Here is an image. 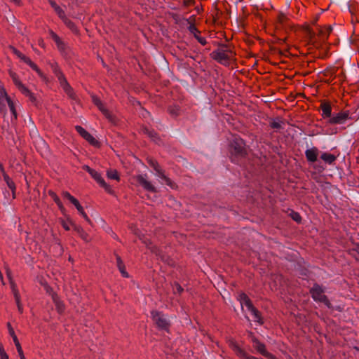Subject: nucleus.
Wrapping results in <instances>:
<instances>
[{
    "label": "nucleus",
    "instance_id": "c756f323",
    "mask_svg": "<svg viewBox=\"0 0 359 359\" xmlns=\"http://www.w3.org/2000/svg\"><path fill=\"white\" fill-rule=\"evenodd\" d=\"M49 3L51 6L54 8L59 18L61 19L65 15V11L55 3L53 0H49Z\"/></svg>",
    "mask_w": 359,
    "mask_h": 359
},
{
    "label": "nucleus",
    "instance_id": "f03ea898",
    "mask_svg": "<svg viewBox=\"0 0 359 359\" xmlns=\"http://www.w3.org/2000/svg\"><path fill=\"white\" fill-rule=\"evenodd\" d=\"M231 55L232 52L228 48L226 45H222L211 53L212 57L215 60L223 65L229 63Z\"/></svg>",
    "mask_w": 359,
    "mask_h": 359
},
{
    "label": "nucleus",
    "instance_id": "f8f14e48",
    "mask_svg": "<svg viewBox=\"0 0 359 359\" xmlns=\"http://www.w3.org/2000/svg\"><path fill=\"white\" fill-rule=\"evenodd\" d=\"M136 181L143 187L146 191H150L151 193H156L157 189L152 184L151 182H149L147 179V175H138L135 177Z\"/></svg>",
    "mask_w": 359,
    "mask_h": 359
},
{
    "label": "nucleus",
    "instance_id": "de8ad7c7",
    "mask_svg": "<svg viewBox=\"0 0 359 359\" xmlns=\"http://www.w3.org/2000/svg\"><path fill=\"white\" fill-rule=\"evenodd\" d=\"M79 212L82 215V217L85 219L86 221H87L89 223L90 222V220L88 216L87 215V214L85 212L83 208L82 209V210L79 211Z\"/></svg>",
    "mask_w": 359,
    "mask_h": 359
},
{
    "label": "nucleus",
    "instance_id": "7c9ffc66",
    "mask_svg": "<svg viewBox=\"0 0 359 359\" xmlns=\"http://www.w3.org/2000/svg\"><path fill=\"white\" fill-rule=\"evenodd\" d=\"M142 242L145 244L146 247L148 248L151 252L158 255L159 250L155 245H153L149 239H143Z\"/></svg>",
    "mask_w": 359,
    "mask_h": 359
},
{
    "label": "nucleus",
    "instance_id": "bf43d9fd",
    "mask_svg": "<svg viewBox=\"0 0 359 359\" xmlns=\"http://www.w3.org/2000/svg\"><path fill=\"white\" fill-rule=\"evenodd\" d=\"M4 353H6L4 350L3 345L1 344H0V355H3Z\"/></svg>",
    "mask_w": 359,
    "mask_h": 359
},
{
    "label": "nucleus",
    "instance_id": "603ef678",
    "mask_svg": "<svg viewBox=\"0 0 359 359\" xmlns=\"http://www.w3.org/2000/svg\"><path fill=\"white\" fill-rule=\"evenodd\" d=\"M74 205L75 206V208L77 209L78 212L82 210V209L83 208L79 201H76V202L74 204Z\"/></svg>",
    "mask_w": 359,
    "mask_h": 359
},
{
    "label": "nucleus",
    "instance_id": "393cba45",
    "mask_svg": "<svg viewBox=\"0 0 359 359\" xmlns=\"http://www.w3.org/2000/svg\"><path fill=\"white\" fill-rule=\"evenodd\" d=\"M74 229L85 242L88 243L90 241V236L82 227L79 226H74Z\"/></svg>",
    "mask_w": 359,
    "mask_h": 359
},
{
    "label": "nucleus",
    "instance_id": "a211bd4d",
    "mask_svg": "<svg viewBox=\"0 0 359 359\" xmlns=\"http://www.w3.org/2000/svg\"><path fill=\"white\" fill-rule=\"evenodd\" d=\"M319 154V150L317 147H312L306 149L305 151V156L306 160L310 163H314L317 161V158Z\"/></svg>",
    "mask_w": 359,
    "mask_h": 359
},
{
    "label": "nucleus",
    "instance_id": "e433bc0d",
    "mask_svg": "<svg viewBox=\"0 0 359 359\" xmlns=\"http://www.w3.org/2000/svg\"><path fill=\"white\" fill-rule=\"evenodd\" d=\"M62 196L65 198H67L69 201L70 203H72L73 205L78 201L75 197L72 196L69 192L67 191H63L62 194Z\"/></svg>",
    "mask_w": 359,
    "mask_h": 359
},
{
    "label": "nucleus",
    "instance_id": "7ed1b4c3",
    "mask_svg": "<svg viewBox=\"0 0 359 359\" xmlns=\"http://www.w3.org/2000/svg\"><path fill=\"white\" fill-rule=\"evenodd\" d=\"M151 316L153 321L159 330L169 331L170 323L162 312L154 310L151 311Z\"/></svg>",
    "mask_w": 359,
    "mask_h": 359
},
{
    "label": "nucleus",
    "instance_id": "4d7b16f0",
    "mask_svg": "<svg viewBox=\"0 0 359 359\" xmlns=\"http://www.w3.org/2000/svg\"><path fill=\"white\" fill-rule=\"evenodd\" d=\"M56 204H57V205L58 206L59 209H60L61 211L65 210V208H64V206H63V205H62V203L61 201H60L58 202V203H56Z\"/></svg>",
    "mask_w": 359,
    "mask_h": 359
},
{
    "label": "nucleus",
    "instance_id": "9b49d317",
    "mask_svg": "<svg viewBox=\"0 0 359 359\" xmlns=\"http://www.w3.org/2000/svg\"><path fill=\"white\" fill-rule=\"evenodd\" d=\"M229 346L233 351L238 357L241 359H258L257 358L249 355L244 349H243L238 343L233 339L228 341Z\"/></svg>",
    "mask_w": 359,
    "mask_h": 359
},
{
    "label": "nucleus",
    "instance_id": "49530a36",
    "mask_svg": "<svg viewBox=\"0 0 359 359\" xmlns=\"http://www.w3.org/2000/svg\"><path fill=\"white\" fill-rule=\"evenodd\" d=\"M196 39L201 45H205L207 43L206 39L204 37H201L199 35H196Z\"/></svg>",
    "mask_w": 359,
    "mask_h": 359
},
{
    "label": "nucleus",
    "instance_id": "f3484780",
    "mask_svg": "<svg viewBox=\"0 0 359 359\" xmlns=\"http://www.w3.org/2000/svg\"><path fill=\"white\" fill-rule=\"evenodd\" d=\"M251 341L253 343V347L256 349V351L263 356H265L268 353L265 344L261 342L254 335L251 336Z\"/></svg>",
    "mask_w": 359,
    "mask_h": 359
},
{
    "label": "nucleus",
    "instance_id": "0e129e2a",
    "mask_svg": "<svg viewBox=\"0 0 359 359\" xmlns=\"http://www.w3.org/2000/svg\"><path fill=\"white\" fill-rule=\"evenodd\" d=\"M278 40H279L280 41H281V42H285V40H286V38L283 39H279Z\"/></svg>",
    "mask_w": 359,
    "mask_h": 359
},
{
    "label": "nucleus",
    "instance_id": "052dcab7",
    "mask_svg": "<svg viewBox=\"0 0 359 359\" xmlns=\"http://www.w3.org/2000/svg\"><path fill=\"white\" fill-rule=\"evenodd\" d=\"M1 359H9L8 355L7 353H4L0 355Z\"/></svg>",
    "mask_w": 359,
    "mask_h": 359
},
{
    "label": "nucleus",
    "instance_id": "5fc2aeb1",
    "mask_svg": "<svg viewBox=\"0 0 359 359\" xmlns=\"http://www.w3.org/2000/svg\"><path fill=\"white\" fill-rule=\"evenodd\" d=\"M0 172H1L2 175H4L5 174H6V172L4 170V167L1 162H0Z\"/></svg>",
    "mask_w": 359,
    "mask_h": 359
},
{
    "label": "nucleus",
    "instance_id": "8fccbe9b",
    "mask_svg": "<svg viewBox=\"0 0 359 359\" xmlns=\"http://www.w3.org/2000/svg\"><path fill=\"white\" fill-rule=\"evenodd\" d=\"M61 225L66 231H69L70 229L69 225L64 220L61 221Z\"/></svg>",
    "mask_w": 359,
    "mask_h": 359
},
{
    "label": "nucleus",
    "instance_id": "3c124183",
    "mask_svg": "<svg viewBox=\"0 0 359 359\" xmlns=\"http://www.w3.org/2000/svg\"><path fill=\"white\" fill-rule=\"evenodd\" d=\"M16 304H17V306H18V311L20 313H23V306H22V304L21 303V301L18 302H16Z\"/></svg>",
    "mask_w": 359,
    "mask_h": 359
},
{
    "label": "nucleus",
    "instance_id": "ea45409f",
    "mask_svg": "<svg viewBox=\"0 0 359 359\" xmlns=\"http://www.w3.org/2000/svg\"><path fill=\"white\" fill-rule=\"evenodd\" d=\"M48 194L53 198L55 203H58V202L60 201V198L55 192L49 191Z\"/></svg>",
    "mask_w": 359,
    "mask_h": 359
},
{
    "label": "nucleus",
    "instance_id": "13d9d810",
    "mask_svg": "<svg viewBox=\"0 0 359 359\" xmlns=\"http://www.w3.org/2000/svg\"><path fill=\"white\" fill-rule=\"evenodd\" d=\"M11 287L12 292H13L14 290H18L16 285L13 281H11Z\"/></svg>",
    "mask_w": 359,
    "mask_h": 359
},
{
    "label": "nucleus",
    "instance_id": "4c0bfd02",
    "mask_svg": "<svg viewBox=\"0 0 359 359\" xmlns=\"http://www.w3.org/2000/svg\"><path fill=\"white\" fill-rule=\"evenodd\" d=\"M291 215V217L297 222L298 223H300L301 221H302V217L301 215L297 212H294L292 211V213L290 214Z\"/></svg>",
    "mask_w": 359,
    "mask_h": 359
},
{
    "label": "nucleus",
    "instance_id": "1a4fd4ad",
    "mask_svg": "<svg viewBox=\"0 0 359 359\" xmlns=\"http://www.w3.org/2000/svg\"><path fill=\"white\" fill-rule=\"evenodd\" d=\"M83 169L87 171L90 175V176L100 184V186L104 188L107 193L110 194H114L113 189L109 184L105 182L100 173H99L95 170L90 168L88 165H84Z\"/></svg>",
    "mask_w": 359,
    "mask_h": 359
},
{
    "label": "nucleus",
    "instance_id": "6ab92c4d",
    "mask_svg": "<svg viewBox=\"0 0 359 359\" xmlns=\"http://www.w3.org/2000/svg\"><path fill=\"white\" fill-rule=\"evenodd\" d=\"M52 299L53 303L55 304L57 311L60 314L62 313L65 310V305L64 302L55 292L52 294Z\"/></svg>",
    "mask_w": 359,
    "mask_h": 359
},
{
    "label": "nucleus",
    "instance_id": "79ce46f5",
    "mask_svg": "<svg viewBox=\"0 0 359 359\" xmlns=\"http://www.w3.org/2000/svg\"><path fill=\"white\" fill-rule=\"evenodd\" d=\"M144 133L148 135V136L150 137L152 140H155L156 137V133L155 132L145 129Z\"/></svg>",
    "mask_w": 359,
    "mask_h": 359
},
{
    "label": "nucleus",
    "instance_id": "39448f33",
    "mask_svg": "<svg viewBox=\"0 0 359 359\" xmlns=\"http://www.w3.org/2000/svg\"><path fill=\"white\" fill-rule=\"evenodd\" d=\"M9 75L12 79L13 83L21 92V93H22L25 96L29 97L30 101L35 102L36 98L34 94L20 81L18 75L13 71L9 72Z\"/></svg>",
    "mask_w": 359,
    "mask_h": 359
},
{
    "label": "nucleus",
    "instance_id": "b1692460",
    "mask_svg": "<svg viewBox=\"0 0 359 359\" xmlns=\"http://www.w3.org/2000/svg\"><path fill=\"white\" fill-rule=\"evenodd\" d=\"M304 32L306 37L311 43H314L316 40V33L308 25L304 27Z\"/></svg>",
    "mask_w": 359,
    "mask_h": 359
},
{
    "label": "nucleus",
    "instance_id": "cd10ccee",
    "mask_svg": "<svg viewBox=\"0 0 359 359\" xmlns=\"http://www.w3.org/2000/svg\"><path fill=\"white\" fill-rule=\"evenodd\" d=\"M332 32L331 27H320L318 29V36L320 37L322 40H325L328 36L330 35V32Z\"/></svg>",
    "mask_w": 359,
    "mask_h": 359
},
{
    "label": "nucleus",
    "instance_id": "423d86ee",
    "mask_svg": "<svg viewBox=\"0 0 359 359\" xmlns=\"http://www.w3.org/2000/svg\"><path fill=\"white\" fill-rule=\"evenodd\" d=\"M53 72L57 76L61 87L63 88L65 92L71 97L74 98L75 94L72 88L67 82L64 74L62 72L60 69L56 65L53 67Z\"/></svg>",
    "mask_w": 359,
    "mask_h": 359
},
{
    "label": "nucleus",
    "instance_id": "f257e3e1",
    "mask_svg": "<svg viewBox=\"0 0 359 359\" xmlns=\"http://www.w3.org/2000/svg\"><path fill=\"white\" fill-rule=\"evenodd\" d=\"M230 151L235 157H245L248 153L244 140L240 137H234L231 142Z\"/></svg>",
    "mask_w": 359,
    "mask_h": 359
},
{
    "label": "nucleus",
    "instance_id": "72a5a7b5",
    "mask_svg": "<svg viewBox=\"0 0 359 359\" xmlns=\"http://www.w3.org/2000/svg\"><path fill=\"white\" fill-rule=\"evenodd\" d=\"M277 20H278V23L280 26H284L287 24L288 18L287 17V15L285 14H284L283 13H280L278 15Z\"/></svg>",
    "mask_w": 359,
    "mask_h": 359
},
{
    "label": "nucleus",
    "instance_id": "6e6d98bb",
    "mask_svg": "<svg viewBox=\"0 0 359 359\" xmlns=\"http://www.w3.org/2000/svg\"><path fill=\"white\" fill-rule=\"evenodd\" d=\"M56 204H57V205L58 206L59 209H60L61 211L65 210V208H64V206H63V205H62V203L61 201H60L58 202V203H56Z\"/></svg>",
    "mask_w": 359,
    "mask_h": 359
},
{
    "label": "nucleus",
    "instance_id": "864d4df0",
    "mask_svg": "<svg viewBox=\"0 0 359 359\" xmlns=\"http://www.w3.org/2000/svg\"><path fill=\"white\" fill-rule=\"evenodd\" d=\"M264 357H266L267 359H278L274 355L269 352H268Z\"/></svg>",
    "mask_w": 359,
    "mask_h": 359
},
{
    "label": "nucleus",
    "instance_id": "2f4dec72",
    "mask_svg": "<svg viewBox=\"0 0 359 359\" xmlns=\"http://www.w3.org/2000/svg\"><path fill=\"white\" fill-rule=\"evenodd\" d=\"M7 104L8 105V107L10 109V111L13 116V118L15 120H17L18 118V114L15 109V103L13 102L11 98L7 102Z\"/></svg>",
    "mask_w": 359,
    "mask_h": 359
},
{
    "label": "nucleus",
    "instance_id": "a18cd8bd",
    "mask_svg": "<svg viewBox=\"0 0 359 359\" xmlns=\"http://www.w3.org/2000/svg\"><path fill=\"white\" fill-rule=\"evenodd\" d=\"M49 34L55 42L60 39L59 36L52 30H50Z\"/></svg>",
    "mask_w": 359,
    "mask_h": 359
},
{
    "label": "nucleus",
    "instance_id": "0eeeda50",
    "mask_svg": "<svg viewBox=\"0 0 359 359\" xmlns=\"http://www.w3.org/2000/svg\"><path fill=\"white\" fill-rule=\"evenodd\" d=\"M53 72L57 76L61 87L63 88L65 92L71 97L74 98L75 94L72 88L67 82L64 74L62 72L60 69L56 65L53 67Z\"/></svg>",
    "mask_w": 359,
    "mask_h": 359
},
{
    "label": "nucleus",
    "instance_id": "412c9836",
    "mask_svg": "<svg viewBox=\"0 0 359 359\" xmlns=\"http://www.w3.org/2000/svg\"><path fill=\"white\" fill-rule=\"evenodd\" d=\"M10 99L6 89L4 87H0V111L5 108L4 102H7Z\"/></svg>",
    "mask_w": 359,
    "mask_h": 359
},
{
    "label": "nucleus",
    "instance_id": "6e6552de",
    "mask_svg": "<svg viewBox=\"0 0 359 359\" xmlns=\"http://www.w3.org/2000/svg\"><path fill=\"white\" fill-rule=\"evenodd\" d=\"M147 163L151 167L154 168L158 177L165 181V184L168 187L172 189H175L177 187L176 184L165 175L164 171L161 169L158 163L156 160L153 158H147Z\"/></svg>",
    "mask_w": 359,
    "mask_h": 359
},
{
    "label": "nucleus",
    "instance_id": "ddd939ff",
    "mask_svg": "<svg viewBox=\"0 0 359 359\" xmlns=\"http://www.w3.org/2000/svg\"><path fill=\"white\" fill-rule=\"evenodd\" d=\"M76 132L87 142H88L91 145L97 146L98 145V141L90 135L86 129H84L81 126H76L75 127Z\"/></svg>",
    "mask_w": 359,
    "mask_h": 359
},
{
    "label": "nucleus",
    "instance_id": "dca6fc26",
    "mask_svg": "<svg viewBox=\"0 0 359 359\" xmlns=\"http://www.w3.org/2000/svg\"><path fill=\"white\" fill-rule=\"evenodd\" d=\"M8 326L9 334L13 338V342L16 346V348H17V351H18V355H19L20 359H26L25 357L22 346L20 344V341H19L13 327L11 326L10 323H8Z\"/></svg>",
    "mask_w": 359,
    "mask_h": 359
},
{
    "label": "nucleus",
    "instance_id": "a878e982",
    "mask_svg": "<svg viewBox=\"0 0 359 359\" xmlns=\"http://www.w3.org/2000/svg\"><path fill=\"white\" fill-rule=\"evenodd\" d=\"M248 310L252 313L255 321L263 324L260 312L253 305L252 308L250 307Z\"/></svg>",
    "mask_w": 359,
    "mask_h": 359
},
{
    "label": "nucleus",
    "instance_id": "a19ab883",
    "mask_svg": "<svg viewBox=\"0 0 359 359\" xmlns=\"http://www.w3.org/2000/svg\"><path fill=\"white\" fill-rule=\"evenodd\" d=\"M55 43L58 48L59 50H64L65 49V43L61 40V39H60L59 40H57V41H55Z\"/></svg>",
    "mask_w": 359,
    "mask_h": 359
},
{
    "label": "nucleus",
    "instance_id": "09e8293b",
    "mask_svg": "<svg viewBox=\"0 0 359 359\" xmlns=\"http://www.w3.org/2000/svg\"><path fill=\"white\" fill-rule=\"evenodd\" d=\"M79 212L82 215V217L85 219L86 221H87L89 223L90 222V220L88 216L87 215V214L85 212L83 208L82 209V210L79 211Z\"/></svg>",
    "mask_w": 359,
    "mask_h": 359
},
{
    "label": "nucleus",
    "instance_id": "4468645a",
    "mask_svg": "<svg viewBox=\"0 0 359 359\" xmlns=\"http://www.w3.org/2000/svg\"><path fill=\"white\" fill-rule=\"evenodd\" d=\"M92 101L94 103V104L97 106V108L102 111V113L107 118H108L110 121L113 120L111 112L104 107V104L97 96L93 95Z\"/></svg>",
    "mask_w": 359,
    "mask_h": 359
},
{
    "label": "nucleus",
    "instance_id": "58836bf2",
    "mask_svg": "<svg viewBox=\"0 0 359 359\" xmlns=\"http://www.w3.org/2000/svg\"><path fill=\"white\" fill-rule=\"evenodd\" d=\"M189 30L190 31V32L191 34H193L194 35L195 37H196V35H198L200 34V32L198 30V29L194 25H191L189 27Z\"/></svg>",
    "mask_w": 359,
    "mask_h": 359
},
{
    "label": "nucleus",
    "instance_id": "f704fd0d",
    "mask_svg": "<svg viewBox=\"0 0 359 359\" xmlns=\"http://www.w3.org/2000/svg\"><path fill=\"white\" fill-rule=\"evenodd\" d=\"M107 175L109 179L119 181V175L116 170H109L107 172Z\"/></svg>",
    "mask_w": 359,
    "mask_h": 359
},
{
    "label": "nucleus",
    "instance_id": "4be33fe9",
    "mask_svg": "<svg viewBox=\"0 0 359 359\" xmlns=\"http://www.w3.org/2000/svg\"><path fill=\"white\" fill-rule=\"evenodd\" d=\"M116 264L117 267L121 273L122 276L125 278H128L129 275L128 272L126 271V266L124 265V263L123 262L121 257L118 255H116Z\"/></svg>",
    "mask_w": 359,
    "mask_h": 359
},
{
    "label": "nucleus",
    "instance_id": "9d476101",
    "mask_svg": "<svg viewBox=\"0 0 359 359\" xmlns=\"http://www.w3.org/2000/svg\"><path fill=\"white\" fill-rule=\"evenodd\" d=\"M11 49L12 50V52L18 58H20L25 63L28 65L34 71H35L38 74V75L41 78H42V79L45 78V75L43 74V73L41 71V69L38 67V66L31 60V59L29 57H28L26 55H25L24 54H22L20 50H18V49H16L14 47H11Z\"/></svg>",
    "mask_w": 359,
    "mask_h": 359
},
{
    "label": "nucleus",
    "instance_id": "5701e85b",
    "mask_svg": "<svg viewBox=\"0 0 359 359\" xmlns=\"http://www.w3.org/2000/svg\"><path fill=\"white\" fill-rule=\"evenodd\" d=\"M238 299L241 302V304L242 306H245L247 309H248L250 307L252 308V306L253 305L250 299L248 297V295L245 293H241L238 296Z\"/></svg>",
    "mask_w": 359,
    "mask_h": 359
},
{
    "label": "nucleus",
    "instance_id": "20e7f679",
    "mask_svg": "<svg viewBox=\"0 0 359 359\" xmlns=\"http://www.w3.org/2000/svg\"><path fill=\"white\" fill-rule=\"evenodd\" d=\"M324 289L318 284H314L310 290L311 295L314 301L323 302L328 308H331L332 304L330 303L327 296L324 294Z\"/></svg>",
    "mask_w": 359,
    "mask_h": 359
},
{
    "label": "nucleus",
    "instance_id": "37998d69",
    "mask_svg": "<svg viewBox=\"0 0 359 359\" xmlns=\"http://www.w3.org/2000/svg\"><path fill=\"white\" fill-rule=\"evenodd\" d=\"M270 126L272 128L280 129L281 128V122L274 121L271 123Z\"/></svg>",
    "mask_w": 359,
    "mask_h": 359
},
{
    "label": "nucleus",
    "instance_id": "aec40b11",
    "mask_svg": "<svg viewBox=\"0 0 359 359\" xmlns=\"http://www.w3.org/2000/svg\"><path fill=\"white\" fill-rule=\"evenodd\" d=\"M322 111V116L323 118H331L332 107L328 102H322L320 107Z\"/></svg>",
    "mask_w": 359,
    "mask_h": 359
},
{
    "label": "nucleus",
    "instance_id": "c9c22d12",
    "mask_svg": "<svg viewBox=\"0 0 359 359\" xmlns=\"http://www.w3.org/2000/svg\"><path fill=\"white\" fill-rule=\"evenodd\" d=\"M172 289H173V292L175 294H181L184 291L183 287L177 282H175L173 283Z\"/></svg>",
    "mask_w": 359,
    "mask_h": 359
},
{
    "label": "nucleus",
    "instance_id": "c85d7f7f",
    "mask_svg": "<svg viewBox=\"0 0 359 359\" xmlns=\"http://www.w3.org/2000/svg\"><path fill=\"white\" fill-rule=\"evenodd\" d=\"M61 20L63 21V22L66 25V26L70 29L73 32L77 33L78 29L76 26V25L69 19H68L66 15L64 16V18H62Z\"/></svg>",
    "mask_w": 359,
    "mask_h": 359
},
{
    "label": "nucleus",
    "instance_id": "473e14b6",
    "mask_svg": "<svg viewBox=\"0 0 359 359\" xmlns=\"http://www.w3.org/2000/svg\"><path fill=\"white\" fill-rule=\"evenodd\" d=\"M4 180L6 182L7 186L11 190H13L16 189L15 184L14 182L10 178V177L6 174L3 175Z\"/></svg>",
    "mask_w": 359,
    "mask_h": 359
},
{
    "label": "nucleus",
    "instance_id": "680f3d73",
    "mask_svg": "<svg viewBox=\"0 0 359 359\" xmlns=\"http://www.w3.org/2000/svg\"><path fill=\"white\" fill-rule=\"evenodd\" d=\"M355 250L359 254V243L355 244Z\"/></svg>",
    "mask_w": 359,
    "mask_h": 359
},
{
    "label": "nucleus",
    "instance_id": "69168bd1",
    "mask_svg": "<svg viewBox=\"0 0 359 359\" xmlns=\"http://www.w3.org/2000/svg\"><path fill=\"white\" fill-rule=\"evenodd\" d=\"M7 273H8V277H10V271H9V270L7 271Z\"/></svg>",
    "mask_w": 359,
    "mask_h": 359
},
{
    "label": "nucleus",
    "instance_id": "e2e57ef3",
    "mask_svg": "<svg viewBox=\"0 0 359 359\" xmlns=\"http://www.w3.org/2000/svg\"><path fill=\"white\" fill-rule=\"evenodd\" d=\"M15 191H16V189H13V190H11L12 191V197L13 198H15Z\"/></svg>",
    "mask_w": 359,
    "mask_h": 359
},
{
    "label": "nucleus",
    "instance_id": "bb28decb",
    "mask_svg": "<svg viewBox=\"0 0 359 359\" xmlns=\"http://www.w3.org/2000/svg\"><path fill=\"white\" fill-rule=\"evenodd\" d=\"M320 158L323 161L328 164H332L337 159L336 156L327 152L323 153Z\"/></svg>",
    "mask_w": 359,
    "mask_h": 359
},
{
    "label": "nucleus",
    "instance_id": "2eb2a0df",
    "mask_svg": "<svg viewBox=\"0 0 359 359\" xmlns=\"http://www.w3.org/2000/svg\"><path fill=\"white\" fill-rule=\"evenodd\" d=\"M349 114L348 111H341L331 117L329 123L331 124H343L348 118Z\"/></svg>",
    "mask_w": 359,
    "mask_h": 359
},
{
    "label": "nucleus",
    "instance_id": "c03bdc74",
    "mask_svg": "<svg viewBox=\"0 0 359 359\" xmlns=\"http://www.w3.org/2000/svg\"><path fill=\"white\" fill-rule=\"evenodd\" d=\"M13 294L15 302H18L21 301L20 294L18 290H14V291L13 292Z\"/></svg>",
    "mask_w": 359,
    "mask_h": 359
}]
</instances>
